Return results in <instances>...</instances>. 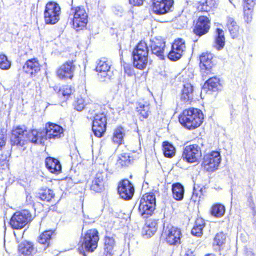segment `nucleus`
<instances>
[{
	"label": "nucleus",
	"instance_id": "39448f33",
	"mask_svg": "<svg viewBox=\"0 0 256 256\" xmlns=\"http://www.w3.org/2000/svg\"><path fill=\"white\" fill-rule=\"evenodd\" d=\"M162 236L170 245L177 246L181 243V230L170 224H164Z\"/></svg>",
	"mask_w": 256,
	"mask_h": 256
},
{
	"label": "nucleus",
	"instance_id": "3c124183",
	"mask_svg": "<svg viewBox=\"0 0 256 256\" xmlns=\"http://www.w3.org/2000/svg\"><path fill=\"white\" fill-rule=\"evenodd\" d=\"M144 0H129V3L132 6H140L143 5Z\"/></svg>",
	"mask_w": 256,
	"mask_h": 256
},
{
	"label": "nucleus",
	"instance_id": "4be33fe9",
	"mask_svg": "<svg viewBox=\"0 0 256 256\" xmlns=\"http://www.w3.org/2000/svg\"><path fill=\"white\" fill-rule=\"evenodd\" d=\"M46 165L48 170L52 174H58L62 170V166L60 162L56 158H46Z\"/></svg>",
	"mask_w": 256,
	"mask_h": 256
},
{
	"label": "nucleus",
	"instance_id": "79ce46f5",
	"mask_svg": "<svg viewBox=\"0 0 256 256\" xmlns=\"http://www.w3.org/2000/svg\"><path fill=\"white\" fill-rule=\"evenodd\" d=\"M140 200H145L144 202L146 204H148V205H151L152 204V205H154V206L156 207V196L153 193H149L144 194Z\"/></svg>",
	"mask_w": 256,
	"mask_h": 256
},
{
	"label": "nucleus",
	"instance_id": "09e8293b",
	"mask_svg": "<svg viewBox=\"0 0 256 256\" xmlns=\"http://www.w3.org/2000/svg\"><path fill=\"white\" fill-rule=\"evenodd\" d=\"M85 106V100L82 98H78L74 104L75 109L78 112L82 111L84 108Z\"/></svg>",
	"mask_w": 256,
	"mask_h": 256
},
{
	"label": "nucleus",
	"instance_id": "c756f323",
	"mask_svg": "<svg viewBox=\"0 0 256 256\" xmlns=\"http://www.w3.org/2000/svg\"><path fill=\"white\" fill-rule=\"evenodd\" d=\"M205 226V222L202 218L198 219L195 223L194 228L192 230V235L200 237L202 234L203 228Z\"/></svg>",
	"mask_w": 256,
	"mask_h": 256
},
{
	"label": "nucleus",
	"instance_id": "7ed1b4c3",
	"mask_svg": "<svg viewBox=\"0 0 256 256\" xmlns=\"http://www.w3.org/2000/svg\"><path fill=\"white\" fill-rule=\"evenodd\" d=\"M134 66L138 69L144 70L148 62V48L144 42H140L132 53Z\"/></svg>",
	"mask_w": 256,
	"mask_h": 256
},
{
	"label": "nucleus",
	"instance_id": "423d86ee",
	"mask_svg": "<svg viewBox=\"0 0 256 256\" xmlns=\"http://www.w3.org/2000/svg\"><path fill=\"white\" fill-rule=\"evenodd\" d=\"M96 70L98 73V79L102 82L110 80L114 76L112 63L106 58H102L97 62Z\"/></svg>",
	"mask_w": 256,
	"mask_h": 256
},
{
	"label": "nucleus",
	"instance_id": "5701e85b",
	"mask_svg": "<svg viewBox=\"0 0 256 256\" xmlns=\"http://www.w3.org/2000/svg\"><path fill=\"white\" fill-rule=\"evenodd\" d=\"M194 88L190 84H184L181 95V100L184 103L192 102L194 99Z\"/></svg>",
	"mask_w": 256,
	"mask_h": 256
},
{
	"label": "nucleus",
	"instance_id": "0eeeda50",
	"mask_svg": "<svg viewBox=\"0 0 256 256\" xmlns=\"http://www.w3.org/2000/svg\"><path fill=\"white\" fill-rule=\"evenodd\" d=\"M32 220V216L27 210L16 212L11 218L10 224L14 230H21Z\"/></svg>",
	"mask_w": 256,
	"mask_h": 256
},
{
	"label": "nucleus",
	"instance_id": "bb28decb",
	"mask_svg": "<svg viewBox=\"0 0 256 256\" xmlns=\"http://www.w3.org/2000/svg\"><path fill=\"white\" fill-rule=\"evenodd\" d=\"M116 241L112 236H106L105 238L104 250L106 256H112Z\"/></svg>",
	"mask_w": 256,
	"mask_h": 256
},
{
	"label": "nucleus",
	"instance_id": "4c0bfd02",
	"mask_svg": "<svg viewBox=\"0 0 256 256\" xmlns=\"http://www.w3.org/2000/svg\"><path fill=\"white\" fill-rule=\"evenodd\" d=\"M130 157L128 154H124L120 156L117 162L116 165L118 167L128 166L130 164Z\"/></svg>",
	"mask_w": 256,
	"mask_h": 256
},
{
	"label": "nucleus",
	"instance_id": "a18cd8bd",
	"mask_svg": "<svg viewBox=\"0 0 256 256\" xmlns=\"http://www.w3.org/2000/svg\"><path fill=\"white\" fill-rule=\"evenodd\" d=\"M184 52L175 50L172 48V50L168 54V58L172 61H177L182 56Z\"/></svg>",
	"mask_w": 256,
	"mask_h": 256
},
{
	"label": "nucleus",
	"instance_id": "393cba45",
	"mask_svg": "<svg viewBox=\"0 0 256 256\" xmlns=\"http://www.w3.org/2000/svg\"><path fill=\"white\" fill-rule=\"evenodd\" d=\"M145 200H140L138 208L140 214L144 218H146L149 216H151L155 210L154 206L152 204L148 205L144 202Z\"/></svg>",
	"mask_w": 256,
	"mask_h": 256
},
{
	"label": "nucleus",
	"instance_id": "aec40b11",
	"mask_svg": "<svg viewBox=\"0 0 256 256\" xmlns=\"http://www.w3.org/2000/svg\"><path fill=\"white\" fill-rule=\"evenodd\" d=\"M46 140L60 138L64 132L62 127L52 123L46 124Z\"/></svg>",
	"mask_w": 256,
	"mask_h": 256
},
{
	"label": "nucleus",
	"instance_id": "f257e3e1",
	"mask_svg": "<svg viewBox=\"0 0 256 256\" xmlns=\"http://www.w3.org/2000/svg\"><path fill=\"white\" fill-rule=\"evenodd\" d=\"M46 140L44 130H32L28 132L24 128L18 126L12 132L11 142L12 146H22L30 141L34 144H43Z\"/></svg>",
	"mask_w": 256,
	"mask_h": 256
},
{
	"label": "nucleus",
	"instance_id": "f704fd0d",
	"mask_svg": "<svg viewBox=\"0 0 256 256\" xmlns=\"http://www.w3.org/2000/svg\"><path fill=\"white\" fill-rule=\"evenodd\" d=\"M54 192L50 189H45L41 190L38 194L39 198L46 202H50L54 198Z\"/></svg>",
	"mask_w": 256,
	"mask_h": 256
},
{
	"label": "nucleus",
	"instance_id": "a878e982",
	"mask_svg": "<svg viewBox=\"0 0 256 256\" xmlns=\"http://www.w3.org/2000/svg\"><path fill=\"white\" fill-rule=\"evenodd\" d=\"M158 230V223L156 220H150L147 222L143 229L144 234L148 238L153 236Z\"/></svg>",
	"mask_w": 256,
	"mask_h": 256
},
{
	"label": "nucleus",
	"instance_id": "5fc2aeb1",
	"mask_svg": "<svg viewBox=\"0 0 256 256\" xmlns=\"http://www.w3.org/2000/svg\"><path fill=\"white\" fill-rule=\"evenodd\" d=\"M247 256H254V254L252 252H247Z\"/></svg>",
	"mask_w": 256,
	"mask_h": 256
},
{
	"label": "nucleus",
	"instance_id": "de8ad7c7",
	"mask_svg": "<svg viewBox=\"0 0 256 256\" xmlns=\"http://www.w3.org/2000/svg\"><path fill=\"white\" fill-rule=\"evenodd\" d=\"M226 240V236L223 232L218 234L214 240V244L218 246H222Z\"/></svg>",
	"mask_w": 256,
	"mask_h": 256
},
{
	"label": "nucleus",
	"instance_id": "1a4fd4ad",
	"mask_svg": "<svg viewBox=\"0 0 256 256\" xmlns=\"http://www.w3.org/2000/svg\"><path fill=\"white\" fill-rule=\"evenodd\" d=\"M220 162V153L218 152H212L204 155L202 166L205 170L214 172L218 170Z\"/></svg>",
	"mask_w": 256,
	"mask_h": 256
},
{
	"label": "nucleus",
	"instance_id": "37998d69",
	"mask_svg": "<svg viewBox=\"0 0 256 256\" xmlns=\"http://www.w3.org/2000/svg\"><path fill=\"white\" fill-rule=\"evenodd\" d=\"M203 190L200 187L194 188L193 194L192 197V200L194 202H200V198L203 196Z\"/></svg>",
	"mask_w": 256,
	"mask_h": 256
},
{
	"label": "nucleus",
	"instance_id": "ddd939ff",
	"mask_svg": "<svg viewBox=\"0 0 256 256\" xmlns=\"http://www.w3.org/2000/svg\"><path fill=\"white\" fill-rule=\"evenodd\" d=\"M214 56L211 54L204 53L200 58V67L203 78L206 77L212 74V68L214 66L212 62Z\"/></svg>",
	"mask_w": 256,
	"mask_h": 256
},
{
	"label": "nucleus",
	"instance_id": "c85d7f7f",
	"mask_svg": "<svg viewBox=\"0 0 256 256\" xmlns=\"http://www.w3.org/2000/svg\"><path fill=\"white\" fill-rule=\"evenodd\" d=\"M226 26L230 32L232 38L234 39L236 38L239 32V27L234 18H228Z\"/></svg>",
	"mask_w": 256,
	"mask_h": 256
},
{
	"label": "nucleus",
	"instance_id": "49530a36",
	"mask_svg": "<svg viewBox=\"0 0 256 256\" xmlns=\"http://www.w3.org/2000/svg\"><path fill=\"white\" fill-rule=\"evenodd\" d=\"M11 66V63L8 60V58L4 54L0 55V68L3 70H8Z\"/></svg>",
	"mask_w": 256,
	"mask_h": 256
},
{
	"label": "nucleus",
	"instance_id": "412c9836",
	"mask_svg": "<svg viewBox=\"0 0 256 256\" xmlns=\"http://www.w3.org/2000/svg\"><path fill=\"white\" fill-rule=\"evenodd\" d=\"M23 70L26 73L35 76L40 71V66L36 58H33L26 62Z\"/></svg>",
	"mask_w": 256,
	"mask_h": 256
},
{
	"label": "nucleus",
	"instance_id": "f8f14e48",
	"mask_svg": "<svg viewBox=\"0 0 256 256\" xmlns=\"http://www.w3.org/2000/svg\"><path fill=\"white\" fill-rule=\"evenodd\" d=\"M107 120L104 114H96L94 118L92 131L95 136L98 138L103 136L106 131Z\"/></svg>",
	"mask_w": 256,
	"mask_h": 256
},
{
	"label": "nucleus",
	"instance_id": "864d4df0",
	"mask_svg": "<svg viewBox=\"0 0 256 256\" xmlns=\"http://www.w3.org/2000/svg\"><path fill=\"white\" fill-rule=\"evenodd\" d=\"M247 5V8L250 10L256 4V0H244Z\"/></svg>",
	"mask_w": 256,
	"mask_h": 256
},
{
	"label": "nucleus",
	"instance_id": "c03bdc74",
	"mask_svg": "<svg viewBox=\"0 0 256 256\" xmlns=\"http://www.w3.org/2000/svg\"><path fill=\"white\" fill-rule=\"evenodd\" d=\"M184 52L175 50L172 48V50L168 54V58L172 61H177L182 56Z\"/></svg>",
	"mask_w": 256,
	"mask_h": 256
},
{
	"label": "nucleus",
	"instance_id": "7c9ffc66",
	"mask_svg": "<svg viewBox=\"0 0 256 256\" xmlns=\"http://www.w3.org/2000/svg\"><path fill=\"white\" fill-rule=\"evenodd\" d=\"M172 194L174 198L177 200H181L184 198V190L183 186L179 184H176L172 186Z\"/></svg>",
	"mask_w": 256,
	"mask_h": 256
},
{
	"label": "nucleus",
	"instance_id": "dca6fc26",
	"mask_svg": "<svg viewBox=\"0 0 256 256\" xmlns=\"http://www.w3.org/2000/svg\"><path fill=\"white\" fill-rule=\"evenodd\" d=\"M150 42L152 54L160 58V60H164L165 42L161 38H154L150 40Z\"/></svg>",
	"mask_w": 256,
	"mask_h": 256
},
{
	"label": "nucleus",
	"instance_id": "20e7f679",
	"mask_svg": "<svg viewBox=\"0 0 256 256\" xmlns=\"http://www.w3.org/2000/svg\"><path fill=\"white\" fill-rule=\"evenodd\" d=\"M98 241V232L96 230H88L81 238L80 244L82 246V248H79L80 252L81 254L84 253V250L86 252H93L97 248Z\"/></svg>",
	"mask_w": 256,
	"mask_h": 256
},
{
	"label": "nucleus",
	"instance_id": "6e6552de",
	"mask_svg": "<svg viewBox=\"0 0 256 256\" xmlns=\"http://www.w3.org/2000/svg\"><path fill=\"white\" fill-rule=\"evenodd\" d=\"M61 8L59 5L54 2L48 3L44 12V21L46 24L54 25L60 20Z\"/></svg>",
	"mask_w": 256,
	"mask_h": 256
},
{
	"label": "nucleus",
	"instance_id": "603ef678",
	"mask_svg": "<svg viewBox=\"0 0 256 256\" xmlns=\"http://www.w3.org/2000/svg\"><path fill=\"white\" fill-rule=\"evenodd\" d=\"M73 92L72 88L70 86H66L64 88L62 94L64 96H69Z\"/></svg>",
	"mask_w": 256,
	"mask_h": 256
},
{
	"label": "nucleus",
	"instance_id": "f03ea898",
	"mask_svg": "<svg viewBox=\"0 0 256 256\" xmlns=\"http://www.w3.org/2000/svg\"><path fill=\"white\" fill-rule=\"evenodd\" d=\"M204 118V114L200 110L192 108L184 110L179 116V121L182 126L191 130L200 126Z\"/></svg>",
	"mask_w": 256,
	"mask_h": 256
},
{
	"label": "nucleus",
	"instance_id": "e433bc0d",
	"mask_svg": "<svg viewBox=\"0 0 256 256\" xmlns=\"http://www.w3.org/2000/svg\"><path fill=\"white\" fill-rule=\"evenodd\" d=\"M225 207L221 204H216L212 208V214L216 218H221L225 214Z\"/></svg>",
	"mask_w": 256,
	"mask_h": 256
},
{
	"label": "nucleus",
	"instance_id": "9b49d317",
	"mask_svg": "<svg viewBox=\"0 0 256 256\" xmlns=\"http://www.w3.org/2000/svg\"><path fill=\"white\" fill-rule=\"evenodd\" d=\"M88 14L83 8L78 7L75 9L73 18V26L77 31L84 28L88 22Z\"/></svg>",
	"mask_w": 256,
	"mask_h": 256
},
{
	"label": "nucleus",
	"instance_id": "cd10ccee",
	"mask_svg": "<svg viewBox=\"0 0 256 256\" xmlns=\"http://www.w3.org/2000/svg\"><path fill=\"white\" fill-rule=\"evenodd\" d=\"M218 0H206V2H200L198 10L202 12H208L218 6Z\"/></svg>",
	"mask_w": 256,
	"mask_h": 256
},
{
	"label": "nucleus",
	"instance_id": "4468645a",
	"mask_svg": "<svg viewBox=\"0 0 256 256\" xmlns=\"http://www.w3.org/2000/svg\"><path fill=\"white\" fill-rule=\"evenodd\" d=\"M118 192L122 198L130 200L134 196V188L129 180H124L119 184Z\"/></svg>",
	"mask_w": 256,
	"mask_h": 256
},
{
	"label": "nucleus",
	"instance_id": "72a5a7b5",
	"mask_svg": "<svg viewBox=\"0 0 256 256\" xmlns=\"http://www.w3.org/2000/svg\"><path fill=\"white\" fill-rule=\"evenodd\" d=\"M216 47L218 50L222 49L225 46L224 32L220 28H218L216 30Z\"/></svg>",
	"mask_w": 256,
	"mask_h": 256
},
{
	"label": "nucleus",
	"instance_id": "9d476101",
	"mask_svg": "<svg viewBox=\"0 0 256 256\" xmlns=\"http://www.w3.org/2000/svg\"><path fill=\"white\" fill-rule=\"evenodd\" d=\"M202 156L200 148L193 144L186 146L182 153V158L190 164L197 163L200 160Z\"/></svg>",
	"mask_w": 256,
	"mask_h": 256
},
{
	"label": "nucleus",
	"instance_id": "f3484780",
	"mask_svg": "<svg viewBox=\"0 0 256 256\" xmlns=\"http://www.w3.org/2000/svg\"><path fill=\"white\" fill-rule=\"evenodd\" d=\"M75 69L73 62H68L58 70L57 76L60 79H72Z\"/></svg>",
	"mask_w": 256,
	"mask_h": 256
},
{
	"label": "nucleus",
	"instance_id": "a211bd4d",
	"mask_svg": "<svg viewBox=\"0 0 256 256\" xmlns=\"http://www.w3.org/2000/svg\"><path fill=\"white\" fill-rule=\"evenodd\" d=\"M106 175L103 172L97 173L91 182L90 188L96 192H101L104 190Z\"/></svg>",
	"mask_w": 256,
	"mask_h": 256
},
{
	"label": "nucleus",
	"instance_id": "8fccbe9b",
	"mask_svg": "<svg viewBox=\"0 0 256 256\" xmlns=\"http://www.w3.org/2000/svg\"><path fill=\"white\" fill-rule=\"evenodd\" d=\"M124 70L125 73L128 76H132L134 74V69L132 67L128 64H124Z\"/></svg>",
	"mask_w": 256,
	"mask_h": 256
},
{
	"label": "nucleus",
	"instance_id": "473e14b6",
	"mask_svg": "<svg viewBox=\"0 0 256 256\" xmlns=\"http://www.w3.org/2000/svg\"><path fill=\"white\" fill-rule=\"evenodd\" d=\"M162 147L164 154L166 158H170L175 156L176 150L172 144L165 142L163 143Z\"/></svg>",
	"mask_w": 256,
	"mask_h": 256
},
{
	"label": "nucleus",
	"instance_id": "6ab92c4d",
	"mask_svg": "<svg viewBox=\"0 0 256 256\" xmlns=\"http://www.w3.org/2000/svg\"><path fill=\"white\" fill-rule=\"evenodd\" d=\"M210 28V20L204 16H200L195 28L194 32L197 36H201L207 34Z\"/></svg>",
	"mask_w": 256,
	"mask_h": 256
},
{
	"label": "nucleus",
	"instance_id": "a19ab883",
	"mask_svg": "<svg viewBox=\"0 0 256 256\" xmlns=\"http://www.w3.org/2000/svg\"><path fill=\"white\" fill-rule=\"evenodd\" d=\"M208 88L210 90L216 92L220 86V80L216 78H212L206 81Z\"/></svg>",
	"mask_w": 256,
	"mask_h": 256
},
{
	"label": "nucleus",
	"instance_id": "58836bf2",
	"mask_svg": "<svg viewBox=\"0 0 256 256\" xmlns=\"http://www.w3.org/2000/svg\"><path fill=\"white\" fill-rule=\"evenodd\" d=\"M172 48L175 50H179L181 52H184L186 50L185 41L182 38H178L175 40Z\"/></svg>",
	"mask_w": 256,
	"mask_h": 256
},
{
	"label": "nucleus",
	"instance_id": "2eb2a0df",
	"mask_svg": "<svg viewBox=\"0 0 256 256\" xmlns=\"http://www.w3.org/2000/svg\"><path fill=\"white\" fill-rule=\"evenodd\" d=\"M173 4V0H154V12L159 15L166 14L170 10Z\"/></svg>",
	"mask_w": 256,
	"mask_h": 256
},
{
	"label": "nucleus",
	"instance_id": "6e6d98bb",
	"mask_svg": "<svg viewBox=\"0 0 256 256\" xmlns=\"http://www.w3.org/2000/svg\"><path fill=\"white\" fill-rule=\"evenodd\" d=\"M206 256H215L214 254H210L206 255Z\"/></svg>",
	"mask_w": 256,
	"mask_h": 256
},
{
	"label": "nucleus",
	"instance_id": "b1692460",
	"mask_svg": "<svg viewBox=\"0 0 256 256\" xmlns=\"http://www.w3.org/2000/svg\"><path fill=\"white\" fill-rule=\"evenodd\" d=\"M36 250L32 243L24 242L20 244L18 247L20 256H32Z\"/></svg>",
	"mask_w": 256,
	"mask_h": 256
},
{
	"label": "nucleus",
	"instance_id": "4d7b16f0",
	"mask_svg": "<svg viewBox=\"0 0 256 256\" xmlns=\"http://www.w3.org/2000/svg\"><path fill=\"white\" fill-rule=\"evenodd\" d=\"M230 2L232 4V0H229Z\"/></svg>",
	"mask_w": 256,
	"mask_h": 256
},
{
	"label": "nucleus",
	"instance_id": "ea45409f",
	"mask_svg": "<svg viewBox=\"0 0 256 256\" xmlns=\"http://www.w3.org/2000/svg\"><path fill=\"white\" fill-rule=\"evenodd\" d=\"M137 109L140 114L143 118L146 119L148 117L150 114L149 105L140 104Z\"/></svg>",
	"mask_w": 256,
	"mask_h": 256
},
{
	"label": "nucleus",
	"instance_id": "c9c22d12",
	"mask_svg": "<svg viewBox=\"0 0 256 256\" xmlns=\"http://www.w3.org/2000/svg\"><path fill=\"white\" fill-rule=\"evenodd\" d=\"M54 232L48 230L43 232L38 238L39 242L44 245H46V248L49 246L50 241L52 238Z\"/></svg>",
	"mask_w": 256,
	"mask_h": 256
},
{
	"label": "nucleus",
	"instance_id": "2f4dec72",
	"mask_svg": "<svg viewBox=\"0 0 256 256\" xmlns=\"http://www.w3.org/2000/svg\"><path fill=\"white\" fill-rule=\"evenodd\" d=\"M125 136V130L122 127H118L116 129L114 132L112 138L113 142L118 144H122L124 142Z\"/></svg>",
	"mask_w": 256,
	"mask_h": 256
}]
</instances>
